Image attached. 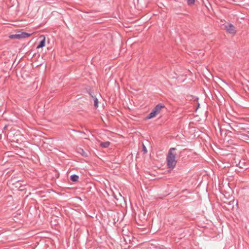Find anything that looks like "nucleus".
<instances>
[{"mask_svg": "<svg viewBox=\"0 0 249 249\" xmlns=\"http://www.w3.org/2000/svg\"><path fill=\"white\" fill-rule=\"evenodd\" d=\"M18 35V39H20V38H25L28 37L30 36L32 34H29L25 32H18L17 33Z\"/></svg>", "mask_w": 249, "mask_h": 249, "instance_id": "3", "label": "nucleus"}, {"mask_svg": "<svg viewBox=\"0 0 249 249\" xmlns=\"http://www.w3.org/2000/svg\"><path fill=\"white\" fill-rule=\"evenodd\" d=\"M163 107H164L163 106H162L160 104H158L155 107V108L153 109H154V110H155V111L156 112V113H157V114H158L160 112L161 108H162Z\"/></svg>", "mask_w": 249, "mask_h": 249, "instance_id": "5", "label": "nucleus"}, {"mask_svg": "<svg viewBox=\"0 0 249 249\" xmlns=\"http://www.w3.org/2000/svg\"><path fill=\"white\" fill-rule=\"evenodd\" d=\"M175 150V148H170L166 158L167 164L169 168H174L177 164L176 160L177 154Z\"/></svg>", "mask_w": 249, "mask_h": 249, "instance_id": "1", "label": "nucleus"}, {"mask_svg": "<svg viewBox=\"0 0 249 249\" xmlns=\"http://www.w3.org/2000/svg\"><path fill=\"white\" fill-rule=\"evenodd\" d=\"M39 38L41 39V40L40 41L38 45H37V46L36 47L37 49L43 48L45 45L46 39H45V36L43 35H42L39 37Z\"/></svg>", "mask_w": 249, "mask_h": 249, "instance_id": "4", "label": "nucleus"}, {"mask_svg": "<svg viewBox=\"0 0 249 249\" xmlns=\"http://www.w3.org/2000/svg\"><path fill=\"white\" fill-rule=\"evenodd\" d=\"M142 149H143V152L144 153H146L147 152L146 148V147L145 146V145L144 144H143Z\"/></svg>", "mask_w": 249, "mask_h": 249, "instance_id": "12", "label": "nucleus"}, {"mask_svg": "<svg viewBox=\"0 0 249 249\" xmlns=\"http://www.w3.org/2000/svg\"><path fill=\"white\" fill-rule=\"evenodd\" d=\"M101 146L104 148L108 147L110 145V142H106L101 143Z\"/></svg>", "mask_w": 249, "mask_h": 249, "instance_id": "7", "label": "nucleus"}, {"mask_svg": "<svg viewBox=\"0 0 249 249\" xmlns=\"http://www.w3.org/2000/svg\"><path fill=\"white\" fill-rule=\"evenodd\" d=\"M98 101L96 98H94V106L95 107H98Z\"/></svg>", "mask_w": 249, "mask_h": 249, "instance_id": "10", "label": "nucleus"}, {"mask_svg": "<svg viewBox=\"0 0 249 249\" xmlns=\"http://www.w3.org/2000/svg\"><path fill=\"white\" fill-rule=\"evenodd\" d=\"M71 179L73 181H77L78 179V176L76 175H73L71 176Z\"/></svg>", "mask_w": 249, "mask_h": 249, "instance_id": "8", "label": "nucleus"}, {"mask_svg": "<svg viewBox=\"0 0 249 249\" xmlns=\"http://www.w3.org/2000/svg\"><path fill=\"white\" fill-rule=\"evenodd\" d=\"M157 113L153 109V110L151 111V112L148 115V116L147 117V118L148 119L153 118L155 117H156L157 115Z\"/></svg>", "mask_w": 249, "mask_h": 249, "instance_id": "6", "label": "nucleus"}, {"mask_svg": "<svg viewBox=\"0 0 249 249\" xmlns=\"http://www.w3.org/2000/svg\"><path fill=\"white\" fill-rule=\"evenodd\" d=\"M188 5L191 6L193 5L195 3V0H186Z\"/></svg>", "mask_w": 249, "mask_h": 249, "instance_id": "9", "label": "nucleus"}, {"mask_svg": "<svg viewBox=\"0 0 249 249\" xmlns=\"http://www.w3.org/2000/svg\"><path fill=\"white\" fill-rule=\"evenodd\" d=\"M9 37L10 38H11V39H14V38L18 39V35H17V34H15V35H11L9 36Z\"/></svg>", "mask_w": 249, "mask_h": 249, "instance_id": "11", "label": "nucleus"}, {"mask_svg": "<svg viewBox=\"0 0 249 249\" xmlns=\"http://www.w3.org/2000/svg\"><path fill=\"white\" fill-rule=\"evenodd\" d=\"M225 30L231 34H235L236 31L235 27L231 23L225 25Z\"/></svg>", "mask_w": 249, "mask_h": 249, "instance_id": "2", "label": "nucleus"}]
</instances>
